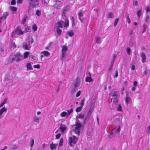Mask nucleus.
I'll list each match as a JSON object with an SVG mask.
<instances>
[{
	"mask_svg": "<svg viewBox=\"0 0 150 150\" xmlns=\"http://www.w3.org/2000/svg\"><path fill=\"white\" fill-rule=\"evenodd\" d=\"M57 145V144L56 145L54 144H51L50 145V147L52 150H54L56 149V147Z\"/></svg>",
	"mask_w": 150,
	"mask_h": 150,
	"instance_id": "412c9836",
	"label": "nucleus"
},
{
	"mask_svg": "<svg viewBox=\"0 0 150 150\" xmlns=\"http://www.w3.org/2000/svg\"><path fill=\"white\" fill-rule=\"evenodd\" d=\"M146 10L147 12H148L150 11V8L149 6H147L146 7Z\"/></svg>",
	"mask_w": 150,
	"mask_h": 150,
	"instance_id": "69168bd1",
	"label": "nucleus"
},
{
	"mask_svg": "<svg viewBox=\"0 0 150 150\" xmlns=\"http://www.w3.org/2000/svg\"><path fill=\"white\" fill-rule=\"evenodd\" d=\"M88 77H87L86 79V82H91L92 81V79L91 77V74L90 72L88 73Z\"/></svg>",
	"mask_w": 150,
	"mask_h": 150,
	"instance_id": "dca6fc26",
	"label": "nucleus"
},
{
	"mask_svg": "<svg viewBox=\"0 0 150 150\" xmlns=\"http://www.w3.org/2000/svg\"><path fill=\"white\" fill-rule=\"evenodd\" d=\"M110 97H112L113 98H119L118 92L115 90H112L109 94Z\"/></svg>",
	"mask_w": 150,
	"mask_h": 150,
	"instance_id": "20e7f679",
	"label": "nucleus"
},
{
	"mask_svg": "<svg viewBox=\"0 0 150 150\" xmlns=\"http://www.w3.org/2000/svg\"><path fill=\"white\" fill-rule=\"evenodd\" d=\"M14 61H15V60L14 55H11L9 57L8 59V63H11Z\"/></svg>",
	"mask_w": 150,
	"mask_h": 150,
	"instance_id": "f8f14e48",
	"label": "nucleus"
},
{
	"mask_svg": "<svg viewBox=\"0 0 150 150\" xmlns=\"http://www.w3.org/2000/svg\"><path fill=\"white\" fill-rule=\"evenodd\" d=\"M147 132L148 134L150 133V125L148 126L147 127Z\"/></svg>",
	"mask_w": 150,
	"mask_h": 150,
	"instance_id": "13d9d810",
	"label": "nucleus"
},
{
	"mask_svg": "<svg viewBox=\"0 0 150 150\" xmlns=\"http://www.w3.org/2000/svg\"><path fill=\"white\" fill-rule=\"evenodd\" d=\"M6 110L5 108H3L0 110V116L4 112H6Z\"/></svg>",
	"mask_w": 150,
	"mask_h": 150,
	"instance_id": "4be33fe9",
	"label": "nucleus"
},
{
	"mask_svg": "<svg viewBox=\"0 0 150 150\" xmlns=\"http://www.w3.org/2000/svg\"><path fill=\"white\" fill-rule=\"evenodd\" d=\"M68 50V48L66 46L64 45L62 47V50L61 57V59L62 60L65 56L66 53Z\"/></svg>",
	"mask_w": 150,
	"mask_h": 150,
	"instance_id": "39448f33",
	"label": "nucleus"
},
{
	"mask_svg": "<svg viewBox=\"0 0 150 150\" xmlns=\"http://www.w3.org/2000/svg\"><path fill=\"white\" fill-rule=\"evenodd\" d=\"M142 13V10L140 9L138 11H137V14L138 17H139Z\"/></svg>",
	"mask_w": 150,
	"mask_h": 150,
	"instance_id": "473e14b6",
	"label": "nucleus"
},
{
	"mask_svg": "<svg viewBox=\"0 0 150 150\" xmlns=\"http://www.w3.org/2000/svg\"><path fill=\"white\" fill-rule=\"evenodd\" d=\"M64 21H60L55 23L54 25V28H62L63 27Z\"/></svg>",
	"mask_w": 150,
	"mask_h": 150,
	"instance_id": "6e6552de",
	"label": "nucleus"
},
{
	"mask_svg": "<svg viewBox=\"0 0 150 150\" xmlns=\"http://www.w3.org/2000/svg\"><path fill=\"white\" fill-rule=\"evenodd\" d=\"M131 98L129 97H127L126 99V103L128 104L131 101Z\"/></svg>",
	"mask_w": 150,
	"mask_h": 150,
	"instance_id": "a18cd8bd",
	"label": "nucleus"
},
{
	"mask_svg": "<svg viewBox=\"0 0 150 150\" xmlns=\"http://www.w3.org/2000/svg\"><path fill=\"white\" fill-rule=\"evenodd\" d=\"M77 140V138L75 136H71L69 138V144L70 146L71 147L73 144H75Z\"/></svg>",
	"mask_w": 150,
	"mask_h": 150,
	"instance_id": "f03ea898",
	"label": "nucleus"
},
{
	"mask_svg": "<svg viewBox=\"0 0 150 150\" xmlns=\"http://www.w3.org/2000/svg\"><path fill=\"white\" fill-rule=\"evenodd\" d=\"M85 101V98H83L81 100L80 103V105L82 106H83L84 105V102Z\"/></svg>",
	"mask_w": 150,
	"mask_h": 150,
	"instance_id": "864d4df0",
	"label": "nucleus"
},
{
	"mask_svg": "<svg viewBox=\"0 0 150 150\" xmlns=\"http://www.w3.org/2000/svg\"><path fill=\"white\" fill-rule=\"evenodd\" d=\"M73 111V109L72 108H71L70 110H67L68 113L66 112L63 111L60 114V116L62 117H64L66 116L68 117L70 114L72 113Z\"/></svg>",
	"mask_w": 150,
	"mask_h": 150,
	"instance_id": "423d86ee",
	"label": "nucleus"
},
{
	"mask_svg": "<svg viewBox=\"0 0 150 150\" xmlns=\"http://www.w3.org/2000/svg\"><path fill=\"white\" fill-rule=\"evenodd\" d=\"M75 126V128L80 129V128L81 126V124L79 122H77L76 123Z\"/></svg>",
	"mask_w": 150,
	"mask_h": 150,
	"instance_id": "aec40b11",
	"label": "nucleus"
},
{
	"mask_svg": "<svg viewBox=\"0 0 150 150\" xmlns=\"http://www.w3.org/2000/svg\"><path fill=\"white\" fill-rule=\"evenodd\" d=\"M29 7L28 11V13L30 12L31 8H34L35 7L36 5H38V0H28Z\"/></svg>",
	"mask_w": 150,
	"mask_h": 150,
	"instance_id": "f257e3e1",
	"label": "nucleus"
},
{
	"mask_svg": "<svg viewBox=\"0 0 150 150\" xmlns=\"http://www.w3.org/2000/svg\"><path fill=\"white\" fill-rule=\"evenodd\" d=\"M147 27V26L146 25H143V33H144L146 31Z\"/></svg>",
	"mask_w": 150,
	"mask_h": 150,
	"instance_id": "5fc2aeb1",
	"label": "nucleus"
},
{
	"mask_svg": "<svg viewBox=\"0 0 150 150\" xmlns=\"http://www.w3.org/2000/svg\"><path fill=\"white\" fill-rule=\"evenodd\" d=\"M63 139H61L59 141V145L60 146H62L63 145Z\"/></svg>",
	"mask_w": 150,
	"mask_h": 150,
	"instance_id": "6e6d98bb",
	"label": "nucleus"
},
{
	"mask_svg": "<svg viewBox=\"0 0 150 150\" xmlns=\"http://www.w3.org/2000/svg\"><path fill=\"white\" fill-rule=\"evenodd\" d=\"M80 81L78 79H76L75 82L73 83L72 85L77 88L80 86Z\"/></svg>",
	"mask_w": 150,
	"mask_h": 150,
	"instance_id": "1a4fd4ad",
	"label": "nucleus"
},
{
	"mask_svg": "<svg viewBox=\"0 0 150 150\" xmlns=\"http://www.w3.org/2000/svg\"><path fill=\"white\" fill-rule=\"evenodd\" d=\"M113 64L114 61H112L111 62V64L110 65V68H109V71H111V70H112Z\"/></svg>",
	"mask_w": 150,
	"mask_h": 150,
	"instance_id": "3c124183",
	"label": "nucleus"
},
{
	"mask_svg": "<svg viewBox=\"0 0 150 150\" xmlns=\"http://www.w3.org/2000/svg\"><path fill=\"white\" fill-rule=\"evenodd\" d=\"M119 21V19L118 18H117L115 19V22H114V26H115L117 25V23Z\"/></svg>",
	"mask_w": 150,
	"mask_h": 150,
	"instance_id": "de8ad7c7",
	"label": "nucleus"
},
{
	"mask_svg": "<svg viewBox=\"0 0 150 150\" xmlns=\"http://www.w3.org/2000/svg\"><path fill=\"white\" fill-rule=\"evenodd\" d=\"M32 29L34 31H36L37 29V26L35 24L33 25L32 27Z\"/></svg>",
	"mask_w": 150,
	"mask_h": 150,
	"instance_id": "49530a36",
	"label": "nucleus"
},
{
	"mask_svg": "<svg viewBox=\"0 0 150 150\" xmlns=\"http://www.w3.org/2000/svg\"><path fill=\"white\" fill-rule=\"evenodd\" d=\"M108 18H113L114 17V16L112 13L111 12H108Z\"/></svg>",
	"mask_w": 150,
	"mask_h": 150,
	"instance_id": "c756f323",
	"label": "nucleus"
},
{
	"mask_svg": "<svg viewBox=\"0 0 150 150\" xmlns=\"http://www.w3.org/2000/svg\"><path fill=\"white\" fill-rule=\"evenodd\" d=\"M84 117V115L82 114H80L78 118L80 119H83Z\"/></svg>",
	"mask_w": 150,
	"mask_h": 150,
	"instance_id": "603ef678",
	"label": "nucleus"
},
{
	"mask_svg": "<svg viewBox=\"0 0 150 150\" xmlns=\"http://www.w3.org/2000/svg\"><path fill=\"white\" fill-rule=\"evenodd\" d=\"M29 54V53L28 52H26L24 53L23 59L27 58Z\"/></svg>",
	"mask_w": 150,
	"mask_h": 150,
	"instance_id": "c85d7f7f",
	"label": "nucleus"
},
{
	"mask_svg": "<svg viewBox=\"0 0 150 150\" xmlns=\"http://www.w3.org/2000/svg\"><path fill=\"white\" fill-rule=\"evenodd\" d=\"M36 14L38 16H40L41 14V13L40 11L38 10L37 11H36Z\"/></svg>",
	"mask_w": 150,
	"mask_h": 150,
	"instance_id": "680f3d73",
	"label": "nucleus"
},
{
	"mask_svg": "<svg viewBox=\"0 0 150 150\" xmlns=\"http://www.w3.org/2000/svg\"><path fill=\"white\" fill-rule=\"evenodd\" d=\"M61 2L58 0L56 1L54 7L57 8H59L61 6Z\"/></svg>",
	"mask_w": 150,
	"mask_h": 150,
	"instance_id": "4468645a",
	"label": "nucleus"
},
{
	"mask_svg": "<svg viewBox=\"0 0 150 150\" xmlns=\"http://www.w3.org/2000/svg\"><path fill=\"white\" fill-rule=\"evenodd\" d=\"M70 8V6L69 5L66 6L64 7L62 10H64V11H67Z\"/></svg>",
	"mask_w": 150,
	"mask_h": 150,
	"instance_id": "72a5a7b5",
	"label": "nucleus"
},
{
	"mask_svg": "<svg viewBox=\"0 0 150 150\" xmlns=\"http://www.w3.org/2000/svg\"><path fill=\"white\" fill-rule=\"evenodd\" d=\"M81 94V91H78V92L77 93L76 95V97H78Z\"/></svg>",
	"mask_w": 150,
	"mask_h": 150,
	"instance_id": "0e129e2a",
	"label": "nucleus"
},
{
	"mask_svg": "<svg viewBox=\"0 0 150 150\" xmlns=\"http://www.w3.org/2000/svg\"><path fill=\"white\" fill-rule=\"evenodd\" d=\"M11 3V5H15L16 3V0H12Z\"/></svg>",
	"mask_w": 150,
	"mask_h": 150,
	"instance_id": "e2e57ef3",
	"label": "nucleus"
},
{
	"mask_svg": "<svg viewBox=\"0 0 150 150\" xmlns=\"http://www.w3.org/2000/svg\"><path fill=\"white\" fill-rule=\"evenodd\" d=\"M80 132V129L75 128L74 129V132L76 134H79Z\"/></svg>",
	"mask_w": 150,
	"mask_h": 150,
	"instance_id": "a19ab883",
	"label": "nucleus"
},
{
	"mask_svg": "<svg viewBox=\"0 0 150 150\" xmlns=\"http://www.w3.org/2000/svg\"><path fill=\"white\" fill-rule=\"evenodd\" d=\"M31 30V28L29 26H27L25 28L24 32L25 33L29 32Z\"/></svg>",
	"mask_w": 150,
	"mask_h": 150,
	"instance_id": "7c9ffc66",
	"label": "nucleus"
},
{
	"mask_svg": "<svg viewBox=\"0 0 150 150\" xmlns=\"http://www.w3.org/2000/svg\"><path fill=\"white\" fill-rule=\"evenodd\" d=\"M33 67L35 68L40 69V66L39 64L37 65H34L33 66Z\"/></svg>",
	"mask_w": 150,
	"mask_h": 150,
	"instance_id": "bf43d9fd",
	"label": "nucleus"
},
{
	"mask_svg": "<svg viewBox=\"0 0 150 150\" xmlns=\"http://www.w3.org/2000/svg\"><path fill=\"white\" fill-rule=\"evenodd\" d=\"M95 42L96 43H100L101 42L100 40V38L99 37H96Z\"/></svg>",
	"mask_w": 150,
	"mask_h": 150,
	"instance_id": "b1692460",
	"label": "nucleus"
},
{
	"mask_svg": "<svg viewBox=\"0 0 150 150\" xmlns=\"http://www.w3.org/2000/svg\"><path fill=\"white\" fill-rule=\"evenodd\" d=\"M116 130L115 129H114L112 130L109 136V137L111 139L113 137L114 135L116 132Z\"/></svg>",
	"mask_w": 150,
	"mask_h": 150,
	"instance_id": "2eb2a0df",
	"label": "nucleus"
},
{
	"mask_svg": "<svg viewBox=\"0 0 150 150\" xmlns=\"http://www.w3.org/2000/svg\"><path fill=\"white\" fill-rule=\"evenodd\" d=\"M64 27H67L69 26V21L68 19L66 18L65 22L64 23Z\"/></svg>",
	"mask_w": 150,
	"mask_h": 150,
	"instance_id": "a211bd4d",
	"label": "nucleus"
},
{
	"mask_svg": "<svg viewBox=\"0 0 150 150\" xmlns=\"http://www.w3.org/2000/svg\"><path fill=\"white\" fill-rule=\"evenodd\" d=\"M40 119V118L37 117H33V120L34 122H37L38 123H39V120Z\"/></svg>",
	"mask_w": 150,
	"mask_h": 150,
	"instance_id": "79ce46f5",
	"label": "nucleus"
},
{
	"mask_svg": "<svg viewBox=\"0 0 150 150\" xmlns=\"http://www.w3.org/2000/svg\"><path fill=\"white\" fill-rule=\"evenodd\" d=\"M114 98V100L113 101V103L115 105H116L118 103V99L119 98Z\"/></svg>",
	"mask_w": 150,
	"mask_h": 150,
	"instance_id": "2f4dec72",
	"label": "nucleus"
},
{
	"mask_svg": "<svg viewBox=\"0 0 150 150\" xmlns=\"http://www.w3.org/2000/svg\"><path fill=\"white\" fill-rule=\"evenodd\" d=\"M16 34L19 35H22L23 34V32L21 29V28L20 27H17L15 31Z\"/></svg>",
	"mask_w": 150,
	"mask_h": 150,
	"instance_id": "9d476101",
	"label": "nucleus"
},
{
	"mask_svg": "<svg viewBox=\"0 0 150 150\" xmlns=\"http://www.w3.org/2000/svg\"><path fill=\"white\" fill-rule=\"evenodd\" d=\"M28 46H29V45H28L25 42H24L23 44V48L26 50H29V48H28Z\"/></svg>",
	"mask_w": 150,
	"mask_h": 150,
	"instance_id": "5701e85b",
	"label": "nucleus"
},
{
	"mask_svg": "<svg viewBox=\"0 0 150 150\" xmlns=\"http://www.w3.org/2000/svg\"><path fill=\"white\" fill-rule=\"evenodd\" d=\"M61 136V134H57L56 135V139H59Z\"/></svg>",
	"mask_w": 150,
	"mask_h": 150,
	"instance_id": "052dcab7",
	"label": "nucleus"
},
{
	"mask_svg": "<svg viewBox=\"0 0 150 150\" xmlns=\"http://www.w3.org/2000/svg\"><path fill=\"white\" fill-rule=\"evenodd\" d=\"M9 13L8 12H6L3 13V15L0 18V23H1L2 20L3 19L4 21H5V23L6 24V18L7 17Z\"/></svg>",
	"mask_w": 150,
	"mask_h": 150,
	"instance_id": "0eeeda50",
	"label": "nucleus"
},
{
	"mask_svg": "<svg viewBox=\"0 0 150 150\" xmlns=\"http://www.w3.org/2000/svg\"><path fill=\"white\" fill-rule=\"evenodd\" d=\"M54 29L57 31V34L59 35H60L61 34L62 32V30L60 29V28H54Z\"/></svg>",
	"mask_w": 150,
	"mask_h": 150,
	"instance_id": "bb28decb",
	"label": "nucleus"
},
{
	"mask_svg": "<svg viewBox=\"0 0 150 150\" xmlns=\"http://www.w3.org/2000/svg\"><path fill=\"white\" fill-rule=\"evenodd\" d=\"M126 51L127 52V54L129 55L130 54V49L129 47H127L126 49Z\"/></svg>",
	"mask_w": 150,
	"mask_h": 150,
	"instance_id": "4d7b16f0",
	"label": "nucleus"
},
{
	"mask_svg": "<svg viewBox=\"0 0 150 150\" xmlns=\"http://www.w3.org/2000/svg\"><path fill=\"white\" fill-rule=\"evenodd\" d=\"M126 18L127 20L128 23H130V19L129 18V15L128 14H127L126 15Z\"/></svg>",
	"mask_w": 150,
	"mask_h": 150,
	"instance_id": "09e8293b",
	"label": "nucleus"
},
{
	"mask_svg": "<svg viewBox=\"0 0 150 150\" xmlns=\"http://www.w3.org/2000/svg\"><path fill=\"white\" fill-rule=\"evenodd\" d=\"M17 148V146L15 145H13V147L12 148V149L13 150L16 149Z\"/></svg>",
	"mask_w": 150,
	"mask_h": 150,
	"instance_id": "338daca9",
	"label": "nucleus"
},
{
	"mask_svg": "<svg viewBox=\"0 0 150 150\" xmlns=\"http://www.w3.org/2000/svg\"><path fill=\"white\" fill-rule=\"evenodd\" d=\"M27 67L28 69L31 70L33 69L30 63H28L27 64Z\"/></svg>",
	"mask_w": 150,
	"mask_h": 150,
	"instance_id": "c9c22d12",
	"label": "nucleus"
},
{
	"mask_svg": "<svg viewBox=\"0 0 150 150\" xmlns=\"http://www.w3.org/2000/svg\"><path fill=\"white\" fill-rule=\"evenodd\" d=\"M140 54V56L142 58V63H144L146 61V55L143 52H141Z\"/></svg>",
	"mask_w": 150,
	"mask_h": 150,
	"instance_id": "9b49d317",
	"label": "nucleus"
},
{
	"mask_svg": "<svg viewBox=\"0 0 150 150\" xmlns=\"http://www.w3.org/2000/svg\"><path fill=\"white\" fill-rule=\"evenodd\" d=\"M34 140L33 138H31L30 139V142L29 143L30 147H32L34 145Z\"/></svg>",
	"mask_w": 150,
	"mask_h": 150,
	"instance_id": "a878e982",
	"label": "nucleus"
},
{
	"mask_svg": "<svg viewBox=\"0 0 150 150\" xmlns=\"http://www.w3.org/2000/svg\"><path fill=\"white\" fill-rule=\"evenodd\" d=\"M71 90L70 91V93L71 94H73L76 91V89L77 88H76L75 87L73 86L72 85L71 86Z\"/></svg>",
	"mask_w": 150,
	"mask_h": 150,
	"instance_id": "6ab92c4d",
	"label": "nucleus"
},
{
	"mask_svg": "<svg viewBox=\"0 0 150 150\" xmlns=\"http://www.w3.org/2000/svg\"><path fill=\"white\" fill-rule=\"evenodd\" d=\"M117 110L119 111H122V107L120 105H118V107L117 108Z\"/></svg>",
	"mask_w": 150,
	"mask_h": 150,
	"instance_id": "58836bf2",
	"label": "nucleus"
},
{
	"mask_svg": "<svg viewBox=\"0 0 150 150\" xmlns=\"http://www.w3.org/2000/svg\"><path fill=\"white\" fill-rule=\"evenodd\" d=\"M28 17L26 16H25L24 17V18L23 19L22 21V22H21V23L22 24H24L25 23L26 20Z\"/></svg>",
	"mask_w": 150,
	"mask_h": 150,
	"instance_id": "ea45409f",
	"label": "nucleus"
},
{
	"mask_svg": "<svg viewBox=\"0 0 150 150\" xmlns=\"http://www.w3.org/2000/svg\"><path fill=\"white\" fill-rule=\"evenodd\" d=\"M15 61L17 62L21 61L23 59V56L19 52H18L13 55Z\"/></svg>",
	"mask_w": 150,
	"mask_h": 150,
	"instance_id": "7ed1b4c3",
	"label": "nucleus"
},
{
	"mask_svg": "<svg viewBox=\"0 0 150 150\" xmlns=\"http://www.w3.org/2000/svg\"><path fill=\"white\" fill-rule=\"evenodd\" d=\"M33 42V40L32 38H31L30 39L28 42V45L30 46V45L32 44Z\"/></svg>",
	"mask_w": 150,
	"mask_h": 150,
	"instance_id": "37998d69",
	"label": "nucleus"
},
{
	"mask_svg": "<svg viewBox=\"0 0 150 150\" xmlns=\"http://www.w3.org/2000/svg\"><path fill=\"white\" fill-rule=\"evenodd\" d=\"M67 34L70 37H72L74 35V33L71 30L67 32Z\"/></svg>",
	"mask_w": 150,
	"mask_h": 150,
	"instance_id": "cd10ccee",
	"label": "nucleus"
},
{
	"mask_svg": "<svg viewBox=\"0 0 150 150\" xmlns=\"http://www.w3.org/2000/svg\"><path fill=\"white\" fill-rule=\"evenodd\" d=\"M11 9L13 11H16L17 10V8L15 7L11 6Z\"/></svg>",
	"mask_w": 150,
	"mask_h": 150,
	"instance_id": "8fccbe9b",
	"label": "nucleus"
},
{
	"mask_svg": "<svg viewBox=\"0 0 150 150\" xmlns=\"http://www.w3.org/2000/svg\"><path fill=\"white\" fill-rule=\"evenodd\" d=\"M41 54H43L45 56H48L50 55V53L48 51H45L41 52Z\"/></svg>",
	"mask_w": 150,
	"mask_h": 150,
	"instance_id": "393cba45",
	"label": "nucleus"
},
{
	"mask_svg": "<svg viewBox=\"0 0 150 150\" xmlns=\"http://www.w3.org/2000/svg\"><path fill=\"white\" fill-rule=\"evenodd\" d=\"M59 129L63 133L65 130L67 129V127L65 125L61 124L59 127Z\"/></svg>",
	"mask_w": 150,
	"mask_h": 150,
	"instance_id": "ddd939ff",
	"label": "nucleus"
},
{
	"mask_svg": "<svg viewBox=\"0 0 150 150\" xmlns=\"http://www.w3.org/2000/svg\"><path fill=\"white\" fill-rule=\"evenodd\" d=\"M82 107L80 106L77 108L76 109V111L77 112H79L82 110Z\"/></svg>",
	"mask_w": 150,
	"mask_h": 150,
	"instance_id": "4c0bfd02",
	"label": "nucleus"
},
{
	"mask_svg": "<svg viewBox=\"0 0 150 150\" xmlns=\"http://www.w3.org/2000/svg\"><path fill=\"white\" fill-rule=\"evenodd\" d=\"M118 76V72L117 70H115L113 76L114 78H116Z\"/></svg>",
	"mask_w": 150,
	"mask_h": 150,
	"instance_id": "c03bdc74",
	"label": "nucleus"
},
{
	"mask_svg": "<svg viewBox=\"0 0 150 150\" xmlns=\"http://www.w3.org/2000/svg\"><path fill=\"white\" fill-rule=\"evenodd\" d=\"M90 117V116H88V115H87L86 116L84 120V122H83V125H84L86 124V121H87L88 120V119Z\"/></svg>",
	"mask_w": 150,
	"mask_h": 150,
	"instance_id": "e433bc0d",
	"label": "nucleus"
},
{
	"mask_svg": "<svg viewBox=\"0 0 150 150\" xmlns=\"http://www.w3.org/2000/svg\"><path fill=\"white\" fill-rule=\"evenodd\" d=\"M78 15L79 17V19L83 23H84V21L82 19L81 17L83 16V14L82 12L81 11L79 13Z\"/></svg>",
	"mask_w": 150,
	"mask_h": 150,
	"instance_id": "f3484780",
	"label": "nucleus"
},
{
	"mask_svg": "<svg viewBox=\"0 0 150 150\" xmlns=\"http://www.w3.org/2000/svg\"><path fill=\"white\" fill-rule=\"evenodd\" d=\"M42 2L45 5L47 6V4L45 0H42Z\"/></svg>",
	"mask_w": 150,
	"mask_h": 150,
	"instance_id": "774afa93",
	"label": "nucleus"
},
{
	"mask_svg": "<svg viewBox=\"0 0 150 150\" xmlns=\"http://www.w3.org/2000/svg\"><path fill=\"white\" fill-rule=\"evenodd\" d=\"M11 47H13V48H15L16 47L15 43L13 42H12L11 43Z\"/></svg>",
	"mask_w": 150,
	"mask_h": 150,
	"instance_id": "f704fd0d",
	"label": "nucleus"
}]
</instances>
